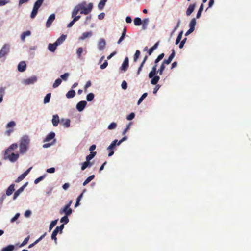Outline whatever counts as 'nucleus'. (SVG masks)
I'll list each match as a JSON object with an SVG mask.
<instances>
[{
    "label": "nucleus",
    "instance_id": "f257e3e1",
    "mask_svg": "<svg viewBox=\"0 0 251 251\" xmlns=\"http://www.w3.org/2000/svg\"><path fill=\"white\" fill-rule=\"evenodd\" d=\"M93 3L87 4L85 1L77 5L73 9L72 13V17L76 15L78 12L80 14L87 15L92 11Z\"/></svg>",
    "mask_w": 251,
    "mask_h": 251
},
{
    "label": "nucleus",
    "instance_id": "f03ea898",
    "mask_svg": "<svg viewBox=\"0 0 251 251\" xmlns=\"http://www.w3.org/2000/svg\"><path fill=\"white\" fill-rule=\"evenodd\" d=\"M30 142V139L28 136L24 135L23 136L20 143V151L21 153H25L28 147Z\"/></svg>",
    "mask_w": 251,
    "mask_h": 251
},
{
    "label": "nucleus",
    "instance_id": "7ed1b4c3",
    "mask_svg": "<svg viewBox=\"0 0 251 251\" xmlns=\"http://www.w3.org/2000/svg\"><path fill=\"white\" fill-rule=\"evenodd\" d=\"M157 65L154 64L152 68L151 71L149 74V77L152 78L151 80V83L152 85L157 84L160 79V77L157 75H155L157 74Z\"/></svg>",
    "mask_w": 251,
    "mask_h": 251
},
{
    "label": "nucleus",
    "instance_id": "20e7f679",
    "mask_svg": "<svg viewBox=\"0 0 251 251\" xmlns=\"http://www.w3.org/2000/svg\"><path fill=\"white\" fill-rule=\"evenodd\" d=\"M10 51V45L9 44H4L0 50V59L3 58L5 60Z\"/></svg>",
    "mask_w": 251,
    "mask_h": 251
},
{
    "label": "nucleus",
    "instance_id": "39448f33",
    "mask_svg": "<svg viewBox=\"0 0 251 251\" xmlns=\"http://www.w3.org/2000/svg\"><path fill=\"white\" fill-rule=\"evenodd\" d=\"M175 56V50L174 49H173L172 53L170 54V55L169 56V57H168V58L167 59L164 60V61H163V62L162 63V64L161 65V66H160V68L159 69L164 71V70L165 69V65L169 64L172 62V61L173 59L174 58Z\"/></svg>",
    "mask_w": 251,
    "mask_h": 251
},
{
    "label": "nucleus",
    "instance_id": "423d86ee",
    "mask_svg": "<svg viewBox=\"0 0 251 251\" xmlns=\"http://www.w3.org/2000/svg\"><path fill=\"white\" fill-rule=\"evenodd\" d=\"M64 227V224H62L59 226H57L55 229L53 230L52 235H51V239L54 240L55 242H57V238L56 236L57 234L60 232V233H62V230Z\"/></svg>",
    "mask_w": 251,
    "mask_h": 251
},
{
    "label": "nucleus",
    "instance_id": "0eeeda50",
    "mask_svg": "<svg viewBox=\"0 0 251 251\" xmlns=\"http://www.w3.org/2000/svg\"><path fill=\"white\" fill-rule=\"evenodd\" d=\"M59 213L60 214L64 213L65 215L69 216L72 214V210L70 207H68V206L65 205L63 208L60 210Z\"/></svg>",
    "mask_w": 251,
    "mask_h": 251
},
{
    "label": "nucleus",
    "instance_id": "6e6552de",
    "mask_svg": "<svg viewBox=\"0 0 251 251\" xmlns=\"http://www.w3.org/2000/svg\"><path fill=\"white\" fill-rule=\"evenodd\" d=\"M32 167H30L26 171H25L24 173L21 175L15 181L16 183H19L21 182L22 180H23L25 176L28 175L29 172L32 169Z\"/></svg>",
    "mask_w": 251,
    "mask_h": 251
},
{
    "label": "nucleus",
    "instance_id": "1a4fd4ad",
    "mask_svg": "<svg viewBox=\"0 0 251 251\" xmlns=\"http://www.w3.org/2000/svg\"><path fill=\"white\" fill-rule=\"evenodd\" d=\"M28 183L26 182L24 184L22 187H21L19 189L16 191L14 194L13 199L14 200H16L17 198L19 196V195L23 192L25 188L26 187Z\"/></svg>",
    "mask_w": 251,
    "mask_h": 251
},
{
    "label": "nucleus",
    "instance_id": "9d476101",
    "mask_svg": "<svg viewBox=\"0 0 251 251\" xmlns=\"http://www.w3.org/2000/svg\"><path fill=\"white\" fill-rule=\"evenodd\" d=\"M87 104L86 101H81L79 102L76 105V109L79 112L82 111L85 107Z\"/></svg>",
    "mask_w": 251,
    "mask_h": 251
},
{
    "label": "nucleus",
    "instance_id": "9b49d317",
    "mask_svg": "<svg viewBox=\"0 0 251 251\" xmlns=\"http://www.w3.org/2000/svg\"><path fill=\"white\" fill-rule=\"evenodd\" d=\"M128 58L127 57H126L124 62H123V64L122 65V66L121 67V70L124 71H126L128 67Z\"/></svg>",
    "mask_w": 251,
    "mask_h": 251
},
{
    "label": "nucleus",
    "instance_id": "f8f14e48",
    "mask_svg": "<svg viewBox=\"0 0 251 251\" xmlns=\"http://www.w3.org/2000/svg\"><path fill=\"white\" fill-rule=\"evenodd\" d=\"M55 18V15L54 14H52L49 16V17L46 22V24L47 27H49L50 26L54 20Z\"/></svg>",
    "mask_w": 251,
    "mask_h": 251
},
{
    "label": "nucleus",
    "instance_id": "ddd939ff",
    "mask_svg": "<svg viewBox=\"0 0 251 251\" xmlns=\"http://www.w3.org/2000/svg\"><path fill=\"white\" fill-rule=\"evenodd\" d=\"M7 155V157L8 158V159L11 162H14V161H16L18 159L19 156L18 153L15 154L14 153H12L11 154H9V155L8 154Z\"/></svg>",
    "mask_w": 251,
    "mask_h": 251
},
{
    "label": "nucleus",
    "instance_id": "4468645a",
    "mask_svg": "<svg viewBox=\"0 0 251 251\" xmlns=\"http://www.w3.org/2000/svg\"><path fill=\"white\" fill-rule=\"evenodd\" d=\"M26 63L25 61H21L18 66V70L19 72H24L26 69Z\"/></svg>",
    "mask_w": 251,
    "mask_h": 251
},
{
    "label": "nucleus",
    "instance_id": "2eb2a0df",
    "mask_svg": "<svg viewBox=\"0 0 251 251\" xmlns=\"http://www.w3.org/2000/svg\"><path fill=\"white\" fill-rule=\"evenodd\" d=\"M15 184H11L8 187V188L7 189L6 191V195L7 196H10L12 194V193H13V192L15 190Z\"/></svg>",
    "mask_w": 251,
    "mask_h": 251
},
{
    "label": "nucleus",
    "instance_id": "dca6fc26",
    "mask_svg": "<svg viewBox=\"0 0 251 251\" xmlns=\"http://www.w3.org/2000/svg\"><path fill=\"white\" fill-rule=\"evenodd\" d=\"M195 4H192L189 6L186 11V15L187 16H190L192 13L195 9Z\"/></svg>",
    "mask_w": 251,
    "mask_h": 251
},
{
    "label": "nucleus",
    "instance_id": "f3484780",
    "mask_svg": "<svg viewBox=\"0 0 251 251\" xmlns=\"http://www.w3.org/2000/svg\"><path fill=\"white\" fill-rule=\"evenodd\" d=\"M93 165V163L90 162V161L86 160L83 163H82L81 166V170L82 171L84 170L87 167H91Z\"/></svg>",
    "mask_w": 251,
    "mask_h": 251
},
{
    "label": "nucleus",
    "instance_id": "a211bd4d",
    "mask_svg": "<svg viewBox=\"0 0 251 251\" xmlns=\"http://www.w3.org/2000/svg\"><path fill=\"white\" fill-rule=\"evenodd\" d=\"M59 122V118L58 115L56 114L53 116L52 123L54 126H57Z\"/></svg>",
    "mask_w": 251,
    "mask_h": 251
},
{
    "label": "nucleus",
    "instance_id": "6ab92c4d",
    "mask_svg": "<svg viewBox=\"0 0 251 251\" xmlns=\"http://www.w3.org/2000/svg\"><path fill=\"white\" fill-rule=\"evenodd\" d=\"M18 147V145L16 143L12 144L5 151V155H7L8 152L16 149Z\"/></svg>",
    "mask_w": 251,
    "mask_h": 251
},
{
    "label": "nucleus",
    "instance_id": "aec40b11",
    "mask_svg": "<svg viewBox=\"0 0 251 251\" xmlns=\"http://www.w3.org/2000/svg\"><path fill=\"white\" fill-rule=\"evenodd\" d=\"M66 38V35L63 34L59 38L57 39L55 43L57 46H58L61 44L65 41Z\"/></svg>",
    "mask_w": 251,
    "mask_h": 251
},
{
    "label": "nucleus",
    "instance_id": "412c9836",
    "mask_svg": "<svg viewBox=\"0 0 251 251\" xmlns=\"http://www.w3.org/2000/svg\"><path fill=\"white\" fill-rule=\"evenodd\" d=\"M106 45V42L103 39H101L98 44V48L100 50H102Z\"/></svg>",
    "mask_w": 251,
    "mask_h": 251
},
{
    "label": "nucleus",
    "instance_id": "4be33fe9",
    "mask_svg": "<svg viewBox=\"0 0 251 251\" xmlns=\"http://www.w3.org/2000/svg\"><path fill=\"white\" fill-rule=\"evenodd\" d=\"M55 133L53 132L50 133L46 137L44 142H49L53 139L55 137Z\"/></svg>",
    "mask_w": 251,
    "mask_h": 251
},
{
    "label": "nucleus",
    "instance_id": "5701e85b",
    "mask_svg": "<svg viewBox=\"0 0 251 251\" xmlns=\"http://www.w3.org/2000/svg\"><path fill=\"white\" fill-rule=\"evenodd\" d=\"M46 235V233L45 232L44 234H43L42 236H41L38 239H37L33 243L30 244L28 246V248H31L32 247H33L34 245H35L36 244H37L40 241H41Z\"/></svg>",
    "mask_w": 251,
    "mask_h": 251
},
{
    "label": "nucleus",
    "instance_id": "b1692460",
    "mask_svg": "<svg viewBox=\"0 0 251 251\" xmlns=\"http://www.w3.org/2000/svg\"><path fill=\"white\" fill-rule=\"evenodd\" d=\"M75 92L74 90H71L69 91L66 95V97L68 99L72 98L74 97L75 96Z\"/></svg>",
    "mask_w": 251,
    "mask_h": 251
},
{
    "label": "nucleus",
    "instance_id": "393cba45",
    "mask_svg": "<svg viewBox=\"0 0 251 251\" xmlns=\"http://www.w3.org/2000/svg\"><path fill=\"white\" fill-rule=\"evenodd\" d=\"M92 32L91 31L84 32L82 36L80 37L81 40H84L88 37H90L92 36Z\"/></svg>",
    "mask_w": 251,
    "mask_h": 251
},
{
    "label": "nucleus",
    "instance_id": "a878e982",
    "mask_svg": "<svg viewBox=\"0 0 251 251\" xmlns=\"http://www.w3.org/2000/svg\"><path fill=\"white\" fill-rule=\"evenodd\" d=\"M36 80H37V79H36V77L34 76V77H32L29 78L25 80V83L26 84H33L35 82H36Z\"/></svg>",
    "mask_w": 251,
    "mask_h": 251
},
{
    "label": "nucleus",
    "instance_id": "bb28decb",
    "mask_svg": "<svg viewBox=\"0 0 251 251\" xmlns=\"http://www.w3.org/2000/svg\"><path fill=\"white\" fill-rule=\"evenodd\" d=\"M57 47L55 43L53 44H49L48 46V49L51 52H54Z\"/></svg>",
    "mask_w": 251,
    "mask_h": 251
},
{
    "label": "nucleus",
    "instance_id": "cd10ccee",
    "mask_svg": "<svg viewBox=\"0 0 251 251\" xmlns=\"http://www.w3.org/2000/svg\"><path fill=\"white\" fill-rule=\"evenodd\" d=\"M14 249V246L9 245L2 249L1 251H13Z\"/></svg>",
    "mask_w": 251,
    "mask_h": 251
},
{
    "label": "nucleus",
    "instance_id": "c85d7f7f",
    "mask_svg": "<svg viewBox=\"0 0 251 251\" xmlns=\"http://www.w3.org/2000/svg\"><path fill=\"white\" fill-rule=\"evenodd\" d=\"M96 153L97 152L96 151H91L90 154L86 157V160L87 161H90L95 157Z\"/></svg>",
    "mask_w": 251,
    "mask_h": 251
},
{
    "label": "nucleus",
    "instance_id": "c756f323",
    "mask_svg": "<svg viewBox=\"0 0 251 251\" xmlns=\"http://www.w3.org/2000/svg\"><path fill=\"white\" fill-rule=\"evenodd\" d=\"M94 175H91L88 177H87V179L84 181V182L83 183V186H85L88 183H89L91 180H92L94 178Z\"/></svg>",
    "mask_w": 251,
    "mask_h": 251
},
{
    "label": "nucleus",
    "instance_id": "7c9ffc66",
    "mask_svg": "<svg viewBox=\"0 0 251 251\" xmlns=\"http://www.w3.org/2000/svg\"><path fill=\"white\" fill-rule=\"evenodd\" d=\"M61 123H62L63 125L66 127H69L70 125V120L68 119H66L65 120L62 119L61 120Z\"/></svg>",
    "mask_w": 251,
    "mask_h": 251
},
{
    "label": "nucleus",
    "instance_id": "2f4dec72",
    "mask_svg": "<svg viewBox=\"0 0 251 251\" xmlns=\"http://www.w3.org/2000/svg\"><path fill=\"white\" fill-rule=\"evenodd\" d=\"M43 1H36L35 3L33 9L38 10L39 8L42 5Z\"/></svg>",
    "mask_w": 251,
    "mask_h": 251
},
{
    "label": "nucleus",
    "instance_id": "473e14b6",
    "mask_svg": "<svg viewBox=\"0 0 251 251\" xmlns=\"http://www.w3.org/2000/svg\"><path fill=\"white\" fill-rule=\"evenodd\" d=\"M196 24V19L195 18L192 19L189 24L190 28L193 29L194 30Z\"/></svg>",
    "mask_w": 251,
    "mask_h": 251
},
{
    "label": "nucleus",
    "instance_id": "72a5a7b5",
    "mask_svg": "<svg viewBox=\"0 0 251 251\" xmlns=\"http://www.w3.org/2000/svg\"><path fill=\"white\" fill-rule=\"evenodd\" d=\"M31 34V32L29 31H27L25 32H24L22 35H21V39L24 41L25 38L27 36H29Z\"/></svg>",
    "mask_w": 251,
    "mask_h": 251
},
{
    "label": "nucleus",
    "instance_id": "f704fd0d",
    "mask_svg": "<svg viewBox=\"0 0 251 251\" xmlns=\"http://www.w3.org/2000/svg\"><path fill=\"white\" fill-rule=\"evenodd\" d=\"M83 52V49L82 47L77 49L76 53L79 59H82L81 54Z\"/></svg>",
    "mask_w": 251,
    "mask_h": 251
},
{
    "label": "nucleus",
    "instance_id": "c9c22d12",
    "mask_svg": "<svg viewBox=\"0 0 251 251\" xmlns=\"http://www.w3.org/2000/svg\"><path fill=\"white\" fill-rule=\"evenodd\" d=\"M5 94V88H0V103L3 100V97Z\"/></svg>",
    "mask_w": 251,
    "mask_h": 251
},
{
    "label": "nucleus",
    "instance_id": "e433bc0d",
    "mask_svg": "<svg viewBox=\"0 0 251 251\" xmlns=\"http://www.w3.org/2000/svg\"><path fill=\"white\" fill-rule=\"evenodd\" d=\"M62 82V80L60 78L57 79L54 83L53 84L52 87L53 88H55L59 86Z\"/></svg>",
    "mask_w": 251,
    "mask_h": 251
},
{
    "label": "nucleus",
    "instance_id": "4c0bfd02",
    "mask_svg": "<svg viewBox=\"0 0 251 251\" xmlns=\"http://www.w3.org/2000/svg\"><path fill=\"white\" fill-rule=\"evenodd\" d=\"M85 191V190H83V192L82 193H81L78 197V198H77V200H76V203L75 204V207H76L77 206H78L79 205V201H80L81 200V199L82 198V196H83V193Z\"/></svg>",
    "mask_w": 251,
    "mask_h": 251
},
{
    "label": "nucleus",
    "instance_id": "58836bf2",
    "mask_svg": "<svg viewBox=\"0 0 251 251\" xmlns=\"http://www.w3.org/2000/svg\"><path fill=\"white\" fill-rule=\"evenodd\" d=\"M142 23L141 19L139 17H136L134 20V24L136 26L140 25Z\"/></svg>",
    "mask_w": 251,
    "mask_h": 251
},
{
    "label": "nucleus",
    "instance_id": "ea45409f",
    "mask_svg": "<svg viewBox=\"0 0 251 251\" xmlns=\"http://www.w3.org/2000/svg\"><path fill=\"white\" fill-rule=\"evenodd\" d=\"M183 33V31H181L178 34V35L176 38V44H178L180 42L181 39L182 37Z\"/></svg>",
    "mask_w": 251,
    "mask_h": 251
},
{
    "label": "nucleus",
    "instance_id": "a19ab883",
    "mask_svg": "<svg viewBox=\"0 0 251 251\" xmlns=\"http://www.w3.org/2000/svg\"><path fill=\"white\" fill-rule=\"evenodd\" d=\"M203 4H201V5L200 6L199 9L198 11V13L197 14V16H196L197 18H199L200 17V16H201V12L203 11Z\"/></svg>",
    "mask_w": 251,
    "mask_h": 251
},
{
    "label": "nucleus",
    "instance_id": "79ce46f5",
    "mask_svg": "<svg viewBox=\"0 0 251 251\" xmlns=\"http://www.w3.org/2000/svg\"><path fill=\"white\" fill-rule=\"evenodd\" d=\"M51 97V93H48L46 95L44 99V103H47L49 102Z\"/></svg>",
    "mask_w": 251,
    "mask_h": 251
},
{
    "label": "nucleus",
    "instance_id": "37998d69",
    "mask_svg": "<svg viewBox=\"0 0 251 251\" xmlns=\"http://www.w3.org/2000/svg\"><path fill=\"white\" fill-rule=\"evenodd\" d=\"M94 98V95L92 93H89L86 96V100L88 101H92Z\"/></svg>",
    "mask_w": 251,
    "mask_h": 251
},
{
    "label": "nucleus",
    "instance_id": "c03bdc74",
    "mask_svg": "<svg viewBox=\"0 0 251 251\" xmlns=\"http://www.w3.org/2000/svg\"><path fill=\"white\" fill-rule=\"evenodd\" d=\"M140 55V51L139 50H137L134 55V61L136 62Z\"/></svg>",
    "mask_w": 251,
    "mask_h": 251
},
{
    "label": "nucleus",
    "instance_id": "a18cd8bd",
    "mask_svg": "<svg viewBox=\"0 0 251 251\" xmlns=\"http://www.w3.org/2000/svg\"><path fill=\"white\" fill-rule=\"evenodd\" d=\"M147 93H144L142 95V96L139 98L138 101V102H137V104L138 105H139L141 102L147 96Z\"/></svg>",
    "mask_w": 251,
    "mask_h": 251
},
{
    "label": "nucleus",
    "instance_id": "49530a36",
    "mask_svg": "<svg viewBox=\"0 0 251 251\" xmlns=\"http://www.w3.org/2000/svg\"><path fill=\"white\" fill-rule=\"evenodd\" d=\"M106 1H100L98 6V8L100 10H101L103 8L104 6H105Z\"/></svg>",
    "mask_w": 251,
    "mask_h": 251
},
{
    "label": "nucleus",
    "instance_id": "de8ad7c7",
    "mask_svg": "<svg viewBox=\"0 0 251 251\" xmlns=\"http://www.w3.org/2000/svg\"><path fill=\"white\" fill-rule=\"evenodd\" d=\"M57 221H58V220H55L54 221H52L51 222V223L50 225V226H49V230L50 231L53 228V227L56 225Z\"/></svg>",
    "mask_w": 251,
    "mask_h": 251
},
{
    "label": "nucleus",
    "instance_id": "09e8293b",
    "mask_svg": "<svg viewBox=\"0 0 251 251\" xmlns=\"http://www.w3.org/2000/svg\"><path fill=\"white\" fill-rule=\"evenodd\" d=\"M117 142H118V140L115 139L111 143V144L109 146V149H113L114 150V149L115 148L116 145H117Z\"/></svg>",
    "mask_w": 251,
    "mask_h": 251
},
{
    "label": "nucleus",
    "instance_id": "8fccbe9b",
    "mask_svg": "<svg viewBox=\"0 0 251 251\" xmlns=\"http://www.w3.org/2000/svg\"><path fill=\"white\" fill-rule=\"evenodd\" d=\"M117 124L114 123H111L108 126V129L109 130H112L115 129L116 127Z\"/></svg>",
    "mask_w": 251,
    "mask_h": 251
},
{
    "label": "nucleus",
    "instance_id": "3c124183",
    "mask_svg": "<svg viewBox=\"0 0 251 251\" xmlns=\"http://www.w3.org/2000/svg\"><path fill=\"white\" fill-rule=\"evenodd\" d=\"M60 222L61 223L64 222L65 224H67L69 222V219L68 218V216L65 215L63 217L61 218L60 220Z\"/></svg>",
    "mask_w": 251,
    "mask_h": 251
},
{
    "label": "nucleus",
    "instance_id": "603ef678",
    "mask_svg": "<svg viewBox=\"0 0 251 251\" xmlns=\"http://www.w3.org/2000/svg\"><path fill=\"white\" fill-rule=\"evenodd\" d=\"M30 238V237L29 236H28L27 237H26L23 241V242H22V243L20 245V247H23L29 241V239Z\"/></svg>",
    "mask_w": 251,
    "mask_h": 251
},
{
    "label": "nucleus",
    "instance_id": "864d4df0",
    "mask_svg": "<svg viewBox=\"0 0 251 251\" xmlns=\"http://www.w3.org/2000/svg\"><path fill=\"white\" fill-rule=\"evenodd\" d=\"M15 123L14 121H11L8 123L6 125V128H8L10 127H13L15 126Z\"/></svg>",
    "mask_w": 251,
    "mask_h": 251
},
{
    "label": "nucleus",
    "instance_id": "5fc2aeb1",
    "mask_svg": "<svg viewBox=\"0 0 251 251\" xmlns=\"http://www.w3.org/2000/svg\"><path fill=\"white\" fill-rule=\"evenodd\" d=\"M45 176V175L42 176H41L40 177L36 178L35 180H34V183L35 184H37L40 181H41V180H42L44 177Z\"/></svg>",
    "mask_w": 251,
    "mask_h": 251
},
{
    "label": "nucleus",
    "instance_id": "6e6d98bb",
    "mask_svg": "<svg viewBox=\"0 0 251 251\" xmlns=\"http://www.w3.org/2000/svg\"><path fill=\"white\" fill-rule=\"evenodd\" d=\"M69 75V73H65L63 75H62L60 76V77H61V79H62L63 80L66 81V80H67Z\"/></svg>",
    "mask_w": 251,
    "mask_h": 251
},
{
    "label": "nucleus",
    "instance_id": "4d7b16f0",
    "mask_svg": "<svg viewBox=\"0 0 251 251\" xmlns=\"http://www.w3.org/2000/svg\"><path fill=\"white\" fill-rule=\"evenodd\" d=\"M149 22V20L148 18L144 19L143 20V29H145L146 27L145 26L147 25Z\"/></svg>",
    "mask_w": 251,
    "mask_h": 251
},
{
    "label": "nucleus",
    "instance_id": "13d9d810",
    "mask_svg": "<svg viewBox=\"0 0 251 251\" xmlns=\"http://www.w3.org/2000/svg\"><path fill=\"white\" fill-rule=\"evenodd\" d=\"M38 10L33 8L32 11L31 13L30 17L31 18H34L37 15Z\"/></svg>",
    "mask_w": 251,
    "mask_h": 251
},
{
    "label": "nucleus",
    "instance_id": "bf43d9fd",
    "mask_svg": "<svg viewBox=\"0 0 251 251\" xmlns=\"http://www.w3.org/2000/svg\"><path fill=\"white\" fill-rule=\"evenodd\" d=\"M19 216H20V214L19 213L16 214L14 216V217H13L11 219L10 222L11 223L14 222L15 221H16L18 219V218L19 217Z\"/></svg>",
    "mask_w": 251,
    "mask_h": 251
},
{
    "label": "nucleus",
    "instance_id": "052dcab7",
    "mask_svg": "<svg viewBox=\"0 0 251 251\" xmlns=\"http://www.w3.org/2000/svg\"><path fill=\"white\" fill-rule=\"evenodd\" d=\"M134 117H135V114H134V113L132 112V113H131L129 115H128L127 116L126 119H127L128 120H132Z\"/></svg>",
    "mask_w": 251,
    "mask_h": 251
},
{
    "label": "nucleus",
    "instance_id": "680f3d73",
    "mask_svg": "<svg viewBox=\"0 0 251 251\" xmlns=\"http://www.w3.org/2000/svg\"><path fill=\"white\" fill-rule=\"evenodd\" d=\"M187 40V38H185L184 39H183L181 42H180V43L179 44V48L180 49H182L183 47H184V45L186 42Z\"/></svg>",
    "mask_w": 251,
    "mask_h": 251
},
{
    "label": "nucleus",
    "instance_id": "e2e57ef3",
    "mask_svg": "<svg viewBox=\"0 0 251 251\" xmlns=\"http://www.w3.org/2000/svg\"><path fill=\"white\" fill-rule=\"evenodd\" d=\"M121 86H122V88L124 90H126L127 89V84L126 81H123L122 82Z\"/></svg>",
    "mask_w": 251,
    "mask_h": 251
},
{
    "label": "nucleus",
    "instance_id": "0e129e2a",
    "mask_svg": "<svg viewBox=\"0 0 251 251\" xmlns=\"http://www.w3.org/2000/svg\"><path fill=\"white\" fill-rule=\"evenodd\" d=\"M91 85V82L90 81H88L87 82V83H86L85 86H84V90H85V92H86L87 91V89Z\"/></svg>",
    "mask_w": 251,
    "mask_h": 251
},
{
    "label": "nucleus",
    "instance_id": "69168bd1",
    "mask_svg": "<svg viewBox=\"0 0 251 251\" xmlns=\"http://www.w3.org/2000/svg\"><path fill=\"white\" fill-rule=\"evenodd\" d=\"M107 65H108V62L106 60V61H104V62L102 64H101L100 65V68L101 69H105L107 66Z\"/></svg>",
    "mask_w": 251,
    "mask_h": 251
},
{
    "label": "nucleus",
    "instance_id": "338daca9",
    "mask_svg": "<svg viewBox=\"0 0 251 251\" xmlns=\"http://www.w3.org/2000/svg\"><path fill=\"white\" fill-rule=\"evenodd\" d=\"M55 171V168L53 167H52V168L48 169L46 170V172L49 173H54Z\"/></svg>",
    "mask_w": 251,
    "mask_h": 251
},
{
    "label": "nucleus",
    "instance_id": "774afa93",
    "mask_svg": "<svg viewBox=\"0 0 251 251\" xmlns=\"http://www.w3.org/2000/svg\"><path fill=\"white\" fill-rule=\"evenodd\" d=\"M130 125H131V123H129L127 125L126 128L123 132V135H125L127 132V131L129 129Z\"/></svg>",
    "mask_w": 251,
    "mask_h": 251
}]
</instances>
